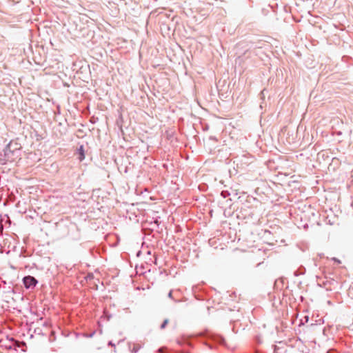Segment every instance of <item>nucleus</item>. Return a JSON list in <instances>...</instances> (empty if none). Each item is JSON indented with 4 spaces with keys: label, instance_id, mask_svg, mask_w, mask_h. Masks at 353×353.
<instances>
[{
    "label": "nucleus",
    "instance_id": "f03ea898",
    "mask_svg": "<svg viewBox=\"0 0 353 353\" xmlns=\"http://www.w3.org/2000/svg\"><path fill=\"white\" fill-rule=\"evenodd\" d=\"M19 149L20 147H18L17 143L10 141L4 150V155L6 161H14L18 157L16 155V153Z\"/></svg>",
    "mask_w": 353,
    "mask_h": 353
},
{
    "label": "nucleus",
    "instance_id": "1a4fd4ad",
    "mask_svg": "<svg viewBox=\"0 0 353 353\" xmlns=\"http://www.w3.org/2000/svg\"><path fill=\"white\" fill-rule=\"evenodd\" d=\"M230 195V192H229V191H228V190H223V191H221V196L223 198H224V199L227 198V197H228V196H229Z\"/></svg>",
    "mask_w": 353,
    "mask_h": 353
},
{
    "label": "nucleus",
    "instance_id": "f257e3e1",
    "mask_svg": "<svg viewBox=\"0 0 353 353\" xmlns=\"http://www.w3.org/2000/svg\"><path fill=\"white\" fill-rule=\"evenodd\" d=\"M316 282L318 285L323 287L327 291H331L336 288L338 282L334 279L325 276L324 278L320 276H316Z\"/></svg>",
    "mask_w": 353,
    "mask_h": 353
},
{
    "label": "nucleus",
    "instance_id": "2eb2a0df",
    "mask_svg": "<svg viewBox=\"0 0 353 353\" xmlns=\"http://www.w3.org/2000/svg\"><path fill=\"white\" fill-rule=\"evenodd\" d=\"M327 353H337V352L334 350H330L327 352Z\"/></svg>",
    "mask_w": 353,
    "mask_h": 353
},
{
    "label": "nucleus",
    "instance_id": "6ab92c4d",
    "mask_svg": "<svg viewBox=\"0 0 353 353\" xmlns=\"http://www.w3.org/2000/svg\"><path fill=\"white\" fill-rule=\"evenodd\" d=\"M208 345L209 346L210 349H212V345Z\"/></svg>",
    "mask_w": 353,
    "mask_h": 353
},
{
    "label": "nucleus",
    "instance_id": "aec40b11",
    "mask_svg": "<svg viewBox=\"0 0 353 353\" xmlns=\"http://www.w3.org/2000/svg\"><path fill=\"white\" fill-rule=\"evenodd\" d=\"M90 122H91V123H94V121H92V119H90Z\"/></svg>",
    "mask_w": 353,
    "mask_h": 353
},
{
    "label": "nucleus",
    "instance_id": "39448f33",
    "mask_svg": "<svg viewBox=\"0 0 353 353\" xmlns=\"http://www.w3.org/2000/svg\"><path fill=\"white\" fill-rule=\"evenodd\" d=\"M305 273V268L303 266H300L296 271L294 272V275L295 276H299L300 275H303Z\"/></svg>",
    "mask_w": 353,
    "mask_h": 353
},
{
    "label": "nucleus",
    "instance_id": "9b49d317",
    "mask_svg": "<svg viewBox=\"0 0 353 353\" xmlns=\"http://www.w3.org/2000/svg\"><path fill=\"white\" fill-rule=\"evenodd\" d=\"M168 296L171 299H173L174 302L177 303V302H179L180 301L179 300H176V299H174L173 297H172V290H170L168 294Z\"/></svg>",
    "mask_w": 353,
    "mask_h": 353
},
{
    "label": "nucleus",
    "instance_id": "f3484780",
    "mask_svg": "<svg viewBox=\"0 0 353 353\" xmlns=\"http://www.w3.org/2000/svg\"><path fill=\"white\" fill-rule=\"evenodd\" d=\"M94 334V332H90L89 336L91 338Z\"/></svg>",
    "mask_w": 353,
    "mask_h": 353
},
{
    "label": "nucleus",
    "instance_id": "20e7f679",
    "mask_svg": "<svg viewBox=\"0 0 353 353\" xmlns=\"http://www.w3.org/2000/svg\"><path fill=\"white\" fill-rule=\"evenodd\" d=\"M37 283V281L31 276H27L23 278V284L26 288L34 287Z\"/></svg>",
    "mask_w": 353,
    "mask_h": 353
},
{
    "label": "nucleus",
    "instance_id": "6e6552de",
    "mask_svg": "<svg viewBox=\"0 0 353 353\" xmlns=\"http://www.w3.org/2000/svg\"><path fill=\"white\" fill-rule=\"evenodd\" d=\"M141 348V346L139 344H134L133 347L130 350L132 353H137Z\"/></svg>",
    "mask_w": 353,
    "mask_h": 353
},
{
    "label": "nucleus",
    "instance_id": "423d86ee",
    "mask_svg": "<svg viewBox=\"0 0 353 353\" xmlns=\"http://www.w3.org/2000/svg\"><path fill=\"white\" fill-rule=\"evenodd\" d=\"M79 157H78V159H79V161H82L85 159V152H84V150H83V145H81L79 149Z\"/></svg>",
    "mask_w": 353,
    "mask_h": 353
},
{
    "label": "nucleus",
    "instance_id": "4468645a",
    "mask_svg": "<svg viewBox=\"0 0 353 353\" xmlns=\"http://www.w3.org/2000/svg\"><path fill=\"white\" fill-rule=\"evenodd\" d=\"M333 260L337 263H341V261L337 259L336 258H333Z\"/></svg>",
    "mask_w": 353,
    "mask_h": 353
},
{
    "label": "nucleus",
    "instance_id": "a211bd4d",
    "mask_svg": "<svg viewBox=\"0 0 353 353\" xmlns=\"http://www.w3.org/2000/svg\"><path fill=\"white\" fill-rule=\"evenodd\" d=\"M274 351L275 352L276 351V349H277L276 345H274Z\"/></svg>",
    "mask_w": 353,
    "mask_h": 353
},
{
    "label": "nucleus",
    "instance_id": "dca6fc26",
    "mask_svg": "<svg viewBox=\"0 0 353 353\" xmlns=\"http://www.w3.org/2000/svg\"><path fill=\"white\" fill-rule=\"evenodd\" d=\"M108 345L114 346V344H113L112 341H109Z\"/></svg>",
    "mask_w": 353,
    "mask_h": 353
},
{
    "label": "nucleus",
    "instance_id": "0eeeda50",
    "mask_svg": "<svg viewBox=\"0 0 353 353\" xmlns=\"http://www.w3.org/2000/svg\"><path fill=\"white\" fill-rule=\"evenodd\" d=\"M89 278H90V288H96L97 289V285L95 283V281H92L94 276H93V274L92 273H90V272Z\"/></svg>",
    "mask_w": 353,
    "mask_h": 353
},
{
    "label": "nucleus",
    "instance_id": "ddd939ff",
    "mask_svg": "<svg viewBox=\"0 0 353 353\" xmlns=\"http://www.w3.org/2000/svg\"><path fill=\"white\" fill-rule=\"evenodd\" d=\"M77 137H83V135L81 134V131L80 130L77 132Z\"/></svg>",
    "mask_w": 353,
    "mask_h": 353
},
{
    "label": "nucleus",
    "instance_id": "9d476101",
    "mask_svg": "<svg viewBox=\"0 0 353 353\" xmlns=\"http://www.w3.org/2000/svg\"><path fill=\"white\" fill-rule=\"evenodd\" d=\"M168 322H169V320H168V319H165V320L163 321V323H161V326H160V328H161V329H164V328L166 327V325H168Z\"/></svg>",
    "mask_w": 353,
    "mask_h": 353
},
{
    "label": "nucleus",
    "instance_id": "f8f14e48",
    "mask_svg": "<svg viewBox=\"0 0 353 353\" xmlns=\"http://www.w3.org/2000/svg\"><path fill=\"white\" fill-rule=\"evenodd\" d=\"M265 90H262V91L260 92L261 97V99H262L263 100L264 99V97H265V96H264V92H265Z\"/></svg>",
    "mask_w": 353,
    "mask_h": 353
},
{
    "label": "nucleus",
    "instance_id": "7ed1b4c3",
    "mask_svg": "<svg viewBox=\"0 0 353 353\" xmlns=\"http://www.w3.org/2000/svg\"><path fill=\"white\" fill-rule=\"evenodd\" d=\"M206 337L217 344L225 345V339L221 335L208 332Z\"/></svg>",
    "mask_w": 353,
    "mask_h": 353
}]
</instances>
